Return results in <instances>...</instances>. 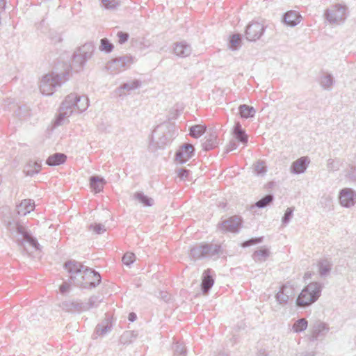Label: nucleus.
Wrapping results in <instances>:
<instances>
[{"label":"nucleus","instance_id":"c756f323","mask_svg":"<svg viewBox=\"0 0 356 356\" xmlns=\"http://www.w3.org/2000/svg\"><path fill=\"white\" fill-rule=\"evenodd\" d=\"M105 181L103 178L97 176H92L90 178V188L95 192L99 193L103 190Z\"/></svg>","mask_w":356,"mask_h":356},{"label":"nucleus","instance_id":"6ab92c4d","mask_svg":"<svg viewBox=\"0 0 356 356\" xmlns=\"http://www.w3.org/2000/svg\"><path fill=\"white\" fill-rule=\"evenodd\" d=\"M205 141L202 143V149L204 151H209L216 148L218 145V134L213 130L210 131L207 134Z\"/></svg>","mask_w":356,"mask_h":356},{"label":"nucleus","instance_id":"cd10ccee","mask_svg":"<svg viewBox=\"0 0 356 356\" xmlns=\"http://www.w3.org/2000/svg\"><path fill=\"white\" fill-rule=\"evenodd\" d=\"M111 327L112 323L109 318H106L102 322L97 324L94 334H97L98 336H104L107 332L111 331Z\"/></svg>","mask_w":356,"mask_h":356},{"label":"nucleus","instance_id":"39448f33","mask_svg":"<svg viewBox=\"0 0 356 356\" xmlns=\"http://www.w3.org/2000/svg\"><path fill=\"white\" fill-rule=\"evenodd\" d=\"M154 134L159 133L160 136L156 142L154 141L153 136L149 145V149L152 152H156L158 149H163L175 136V127L170 123H163L157 126L154 130Z\"/></svg>","mask_w":356,"mask_h":356},{"label":"nucleus","instance_id":"dca6fc26","mask_svg":"<svg viewBox=\"0 0 356 356\" xmlns=\"http://www.w3.org/2000/svg\"><path fill=\"white\" fill-rule=\"evenodd\" d=\"M141 86V81L138 79H133L123 83L117 89L116 92L119 96H123L131 90L139 88Z\"/></svg>","mask_w":356,"mask_h":356},{"label":"nucleus","instance_id":"c9c22d12","mask_svg":"<svg viewBox=\"0 0 356 356\" xmlns=\"http://www.w3.org/2000/svg\"><path fill=\"white\" fill-rule=\"evenodd\" d=\"M134 198L146 207L152 206L154 202L152 198L145 195L143 192H136L134 194Z\"/></svg>","mask_w":356,"mask_h":356},{"label":"nucleus","instance_id":"0eeeda50","mask_svg":"<svg viewBox=\"0 0 356 356\" xmlns=\"http://www.w3.org/2000/svg\"><path fill=\"white\" fill-rule=\"evenodd\" d=\"M221 251V245L213 243H202L191 248L190 257L193 260L212 257L218 255Z\"/></svg>","mask_w":356,"mask_h":356},{"label":"nucleus","instance_id":"20e7f679","mask_svg":"<svg viewBox=\"0 0 356 356\" xmlns=\"http://www.w3.org/2000/svg\"><path fill=\"white\" fill-rule=\"evenodd\" d=\"M69 282L78 287L93 289L101 283L102 277L98 272L85 266Z\"/></svg>","mask_w":356,"mask_h":356},{"label":"nucleus","instance_id":"052dcab7","mask_svg":"<svg viewBox=\"0 0 356 356\" xmlns=\"http://www.w3.org/2000/svg\"><path fill=\"white\" fill-rule=\"evenodd\" d=\"M6 0H0V13L3 12L6 8Z\"/></svg>","mask_w":356,"mask_h":356},{"label":"nucleus","instance_id":"bb28decb","mask_svg":"<svg viewBox=\"0 0 356 356\" xmlns=\"http://www.w3.org/2000/svg\"><path fill=\"white\" fill-rule=\"evenodd\" d=\"M67 156L63 153H55L48 157L46 163L49 166H56L65 162Z\"/></svg>","mask_w":356,"mask_h":356},{"label":"nucleus","instance_id":"7c9ffc66","mask_svg":"<svg viewBox=\"0 0 356 356\" xmlns=\"http://www.w3.org/2000/svg\"><path fill=\"white\" fill-rule=\"evenodd\" d=\"M238 111L241 117L243 118H253L256 113L254 108L247 104L241 105L238 108Z\"/></svg>","mask_w":356,"mask_h":356},{"label":"nucleus","instance_id":"bf43d9fd","mask_svg":"<svg viewBox=\"0 0 356 356\" xmlns=\"http://www.w3.org/2000/svg\"><path fill=\"white\" fill-rule=\"evenodd\" d=\"M137 318L136 314L134 312H131L129 314L128 319L131 322H134L136 321Z\"/></svg>","mask_w":356,"mask_h":356},{"label":"nucleus","instance_id":"49530a36","mask_svg":"<svg viewBox=\"0 0 356 356\" xmlns=\"http://www.w3.org/2000/svg\"><path fill=\"white\" fill-rule=\"evenodd\" d=\"M263 239H264L263 236L257 237V238H250L249 240H247V241H244L242 243L241 245H242L243 248L250 247L251 245H256V244L261 243L263 241Z\"/></svg>","mask_w":356,"mask_h":356},{"label":"nucleus","instance_id":"de8ad7c7","mask_svg":"<svg viewBox=\"0 0 356 356\" xmlns=\"http://www.w3.org/2000/svg\"><path fill=\"white\" fill-rule=\"evenodd\" d=\"M340 161L330 159L327 160V168L328 171H336L339 169Z\"/></svg>","mask_w":356,"mask_h":356},{"label":"nucleus","instance_id":"ddd939ff","mask_svg":"<svg viewBox=\"0 0 356 356\" xmlns=\"http://www.w3.org/2000/svg\"><path fill=\"white\" fill-rule=\"evenodd\" d=\"M265 31V27L259 22L249 24L245 30V37L249 41H256L259 39Z\"/></svg>","mask_w":356,"mask_h":356},{"label":"nucleus","instance_id":"f704fd0d","mask_svg":"<svg viewBox=\"0 0 356 356\" xmlns=\"http://www.w3.org/2000/svg\"><path fill=\"white\" fill-rule=\"evenodd\" d=\"M138 334L136 331H126L120 337V342L123 344L130 343L138 337Z\"/></svg>","mask_w":356,"mask_h":356},{"label":"nucleus","instance_id":"412c9836","mask_svg":"<svg viewBox=\"0 0 356 356\" xmlns=\"http://www.w3.org/2000/svg\"><path fill=\"white\" fill-rule=\"evenodd\" d=\"M293 295V289L284 285L281 287L275 298L277 302L281 305L287 304L289 298Z\"/></svg>","mask_w":356,"mask_h":356},{"label":"nucleus","instance_id":"7ed1b4c3","mask_svg":"<svg viewBox=\"0 0 356 356\" xmlns=\"http://www.w3.org/2000/svg\"><path fill=\"white\" fill-rule=\"evenodd\" d=\"M3 222L13 237H15L17 235L22 236V238L16 240L19 245H24V243L27 242L35 249L39 250L40 244L38 240L21 223L18 218L10 214L9 216L3 218Z\"/></svg>","mask_w":356,"mask_h":356},{"label":"nucleus","instance_id":"e2e57ef3","mask_svg":"<svg viewBox=\"0 0 356 356\" xmlns=\"http://www.w3.org/2000/svg\"><path fill=\"white\" fill-rule=\"evenodd\" d=\"M311 275H312L311 273L307 272L305 275V278H309V277H311Z\"/></svg>","mask_w":356,"mask_h":356},{"label":"nucleus","instance_id":"4468645a","mask_svg":"<svg viewBox=\"0 0 356 356\" xmlns=\"http://www.w3.org/2000/svg\"><path fill=\"white\" fill-rule=\"evenodd\" d=\"M340 204L346 208L354 206L356 203V191L350 188H345L339 193Z\"/></svg>","mask_w":356,"mask_h":356},{"label":"nucleus","instance_id":"9d476101","mask_svg":"<svg viewBox=\"0 0 356 356\" xmlns=\"http://www.w3.org/2000/svg\"><path fill=\"white\" fill-rule=\"evenodd\" d=\"M242 217L234 215L218 223L217 229L222 233H238L242 227Z\"/></svg>","mask_w":356,"mask_h":356},{"label":"nucleus","instance_id":"f3484780","mask_svg":"<svg viewBox=\"0 0 356 356\" xmlns=\"http://www.w3.org/2000/svg\"><path fill=\"white\" fill-rule=\"evenodd\" d=\"M309 162L310 161L307 156L300 157L292 163L290 168L291 172L296 175L303 173Z\"/></svg>","mask_w":356,"mask_h":356},{"label":"nucleus","instance_id":"9b49d317","mask_svg":"<svg viewBox=\"0 0 356 356\" xmlns=\"http://www.w3.org/2000/svg\"><path fill=\"white\" fill-rule=\"evenodd\" d=\"M195 154L194 146L190 143H184L180 146L175 153V160L180 164H184Z\"/></svg>","mask_w":356,"mask_h":356},{"label":"nucleus","instance_id":"4be33fe9","mask_svg":"<svg viewBox=\"0 0 356 356\" xmlns=\"http://www.w3.org/2000/svg\"><path fill=\"white\" fill-rule=\"evenodd\" d=\"M84 266L81 263L75 260L67 261L64 264V268L69 274V280L72 278V276L79 273Z\"/></svg>","mask_w":356,"mask_h":356},{"label":"nucleus","instance_id":"4d7b16f0","mask_svg":"<svg viewBox=\"0 0 356 356\" xmlns=\"http://www.w3.org/2000/svg\"><path fill=\"white\" fill-rule=\"evenodd\" d=\"M331 203H332V199L329 197V196H323L321 198V204H325V205L327 207H331Z\"/></svg>","mask_w":356,"mask_h":356},{"label":"nucleus","instance_id":"58836bf2","mask_svg":"<svg viewBox=\"0 0 356 356\" xmlns=\"http://www.w3.org/2000/svg\"><path fill=\"white\" fill-rule=\"evenodd\" d=\"M114 49V45L106 38L100 40L99 50L105 53H111Z\"/></svg>","mask_w":356,"mask_h":356},{"label":"nucleus","instance_id":"1a4fd4ad","mask_svg":"<svg viewBox=\"0 0 356 356\" xmlns=\"http://www.w3.org/2000/svg\"><path fill=\"white\" fill-rule=\"evenodd\" d=\"M325 17L330 24L338 25L343 23L347 17V8L336 4L325 10Z\"/></svg>","mask_w":356,"mask_h":356},{"label":"nucleus","instance_id":"09e8293b","mask_svg":"<svg viewBox=\"0 0 356 356\" xmlns=\"http://www.w3.org/2000/svg\"><path fill=\"white\" fill-rule=\"evenodd\" d=\"M89 229L92 230L97 234H103L106 231L105 226L100 223L91 224L89 226Z\"/></svg>","mask_w":356,"mask_h":356},{"label":"nucleus","instance_id":"5701e85b","mask_svg":"<svg viewBox=\"0 0 356 356\" xmlns=\"http://www.w3.org/2000/svg\"><path fill=\"white\" fill-rule=\"evenodd\" d=\"M41 167L40 161L30 160L25 165L23 172L26 176L33 177L40 172Z\"/></svg>","mask_w":356,"mask_h":356},{"label":"nucleus","instance_id":"423d86ee","mask_svg":"<svg viewBox=\"0 0 356 356\" xmlns=\"http://www.w3.org/2000/svg\"><path fill=\"white\" fill-rule=\"evenodd\" d=\"M322 284L312 282L305 287L296 300L298 307H305L316 302L321 294Z\"/></svg>","mask_w":356,"mask_h":356},{"label":"nucleus","instance_id":"ea45409f","mask_svg":"<svg viewBox=\"0 0 356 356\" xmlns=\"http://www.w3.org/2000/svg\"><path fill=\"white\" fill-rule=\"evenodd\" d=\"M172 348L173 356H186V349L182 343L176 342L173 343Z\"/></svg>","mask_w":356,"mask_h":356},{"label":"nucleus","instance_id":"864d4df0","mask_svg":"<svg viewBox=\"0 0 356 356\" xmlns=\"http://www.w3.org/2000/svg\"><path fill=\"white\" fill-rule=\"evenodd\" d=\"M22 110V107L21 106H19L17 108V110L15 111V114L20 118V119H24L26 118L27 116H29V111H26L25 113L24 114H22L21 113Z\"/></svg>","mask_w":356,"mask_h":356},{"label":"nucleus","instance_id":"f03ea898","mask_svg":"<svg viewBox=\"0 0 356 356\" xmlns=\"http://www.w3.org/2000/svg\"><path fill=\"white\" fill-rule=\"evenodd\" d=\"M89 100L86 96H80L71 93L68 95L62 102L60 107V113L56 119L55 124H62L63 120L72 115L74 111L81 113L87 109Z\"/></svg>","mask_w":356,"mask_h":356},{"label":"nucleus","instance_id":"69168bd1","mask_svg":"<svg viewBox=\"0 0 356 356\" xmlns=\"http://www.w3.org/2000/svg\"><path fill=\"white\" fill-rule=\"evenodd\" d=\"M92 280V281H95V282H97V281L95 280V277H90V280Z\"/></svg>","mask_w":356,"mask_h":356},{"label":"nucleus","instance_id":"680f3d73","mask_svg":"<svg viewBox=\"0 0 356 356\" xmlns=\"http://www.w3.org/2000/svg\"><path fill=\"white\" fill-rule=\"evenodd\" d=\"M268 354L266 353V351L265 350H260L258 353H257V356H267Z\"/></svg>","mask_w":356,"mask_h":356},{"label":"nucleus","instance_id":"6e6552de","mask_svg":"<svg viewBox=\"0 0 356 356\" xmlns=\"http://www.w3.org/2000/svg\"><path fill=\"white\" fill-rule=\"evenodd\" d=\"M135 62V57L125 54L116 57L106 63V68L112 74H117L129 69Z\"/></svg>","mask_w":356,"mask_h":356},{"label":"nucleus","instance_id":"0e129e2a","mask_svg":"<svg viewBox=\"0 0 356 356\" xmlns=\"http://www.w3.org/2000/svg\"><path fill=\"white\" fill-rule=\"evenodd\" d=\"M217 356H228L227 354L225 353H219Z\"/></svg>","mask_w":356,"mask_h":356},{"label":"nucleus","instance_id":"79ce46f5","mask_svg":"<svg viewBox=\"0 0 356 356\" xmlns=\"http://www.w3.org/2000/svg\"><path fill=\"white\" fill-rule=\"evenodd\" d=\"M102 302V299H100L99 296H91L88 303L84 302V307H86V311L89 310L91 308H96L99 306V304Z\"/></svg>","mask_w":356,"mask_h":356},{"label":"nucleus","instance_id":"3c124183","mask_svg":"<svg viewBox=\"0 0 356 356\" xmlns=\"http://www.w3.org/2000/svg\"><path fill=\"white\" fill-rule=\"evenodd\" d=\"M117 36L118 38V42L120 44L125 43L129 38V35L128 33L122 31H118L117 33Z\"/></svg>","mask_w":356,"mask_h":356},{"label":"nucleus","instance_id":"f257e3e1","mask_svg":"<svg viewBox=\"0 0 356 356\" xmlns=\"http://www.w3.org/2000/svg\"><path fill=\"white\" fill-rule=\"evenodd\" d=\"M94 50L93 42H86L74 52L71 64L58 63L54 72L42 77L40 86L41 92L46 95H52L56 87L69 79L71 70L79 72L83 69L86 62L92 57Z\"/></svg>","mask_w":356,"mask_h":356},{"label":"nucleus","instance_id":"f8f14e48","mask_svg":"<svg viewBox=\"0 0 356 356\" xmlns=\"http://www.w3.org/2000/svg\"><path fill=\"white\" fill-rule=\"evenodd\" d=\"M328 331L329 327L325 323L316 321L312 326L311 334L309 336V339L311 341L322 339L325 337Z\"/></svg>","mask_w":356,"mask_h":356},{"label":"nucleus","instance_id":"473e14b6","mask_svg":"<svg viewBox=\"0 0 356 356\" xmlns=\"http://www.w3.org/2000/svg\"><path fill=\"white\" fill-rule=\"evenodd\" d=\"M207 131V127L204 125L196 124L190 128V135L195 138H198L202 136Z\"/></svg>","mask_w":356,"mask_h":356},{"label":"nucleus","instance_id":"37998d69","mask_svg":"<svg viewBox=\"0 0 356 356\" xmlns=\"http://www.w3.org/2000/svg\"><path fill=\"white\" fill-rule=\"evenodd\" d=\"M136 256L134 253L127 252L122 257V261L124 265L129 266L134 262Z\"/></svg>","mask_w":356,"mask_h":356},{"label":"nucleus","instance_id":"c03bdc74","mask_svg":"<svg viewBox=\"0 0 356 356\" xmlns=\"http://www.w3.org/2000/svg\"><path fill=\"white\" fill-rule=\"evenodd\" d=\"M102 3L106 9H114L119 6L120 0H102Z\"/></svg>","mask_w":356,"mask_h":356},{"label":"nucleus","instance_id":"13d9d810","mask_svg":"<svg viewBox=\"0 0 356 356\" xmlns=\"http://www.w3.org/2000/svg\"><path fill=\"white\" fill-rule=\"evenodd\" d=\"M237 143L235 140H232L229 142V145H227V151L230 152L232 150H234L237 148Z\"/></svg>","mask_w":356,"mask_h":356},{"label":"nucleus","instance_id":"603ef678","mask_svg":"<svg viewBox=\"0 0 356 356\" xmlns=\"http://www.w3.org/2000/svg\"><path fill=\"white\" fill-rule=\"evenodd\" d=\"M347 177L350 180L356 181V166L353 165H350Z\"/></svg>","mask_w":356,"mask_h":356},{"label":"nucleus","instance_id":"8fccbe9b","mask_svg":"<svg viewBox=\"0 0 356 356\" xmlns=\"http://www.w3.org/2000/svg\"><path fill=\"white\" fill-rule=\"evenodd\" d=\"M293 210L294 209L292 207L287 208L284 216L282 218V222L283 225H286L290 222L293 216Z\"/></svg>","mask_w":356,"mask_h":356},{"label":"nucleus","instance_id":"393cba45","mask_svg":"<svg viewBox=\"0 0 356 356\" xmlns=\"http://www.w3.org/2000/svg\"><path fill=\"white\" fill-rule=\"evenodd\" d=\"M301 17L299 13L295 10L286 12L284 15V22L290 26H295L300 22Z\"/></svg>","mask_w":356,"mask_h":356},{"label":"nucleus","instance_id":"b1692460","mask_svg":"<svg viewBox=\"0 0 356 356\" xmlns=\"http://www.w3.org/2000/svg\"><path fill=\"white\" fill-rule=\"evenodd\" d=\"M174 53L179 57H186L191 54V48L186 42H180L175 44Z\"/></svg>","mask_w":356,"mask_h":356},{"label":"nucleus","instance_id":"a19ab883","mask_svg":"<svg viewBox=\"0 0 356 356\" xmlns=\"http://www.w3.org/2000/svg\"><path fill=\"white\" fill-rule=\"evenodd\" d=\"M241 35L234 34L229 39V47L233 50H236L241 47Z\"/></svg>","mask_w":356,"mask_h":356},{"label":"nucleus","instance_id":"2f4dec72","mask_svg":"<svg viewBox=\"0 0 356 356\" xmlns=\"http://www.w3.org/2000/svg\"><path fill=\"white\" fill-rule=\"evenodd\" d=\"M318 271L321 277L327 276L332 269V264L328 259H323L318 262Z\"/></svg>","mask_w":356,"mask_h":356},{"label":"nucleus","instance_id":"5fc2aeb1","mask_svg":"<svg viewBox=\"0 0 356 356\" xmlns=\"http://www.w3.org/2000/svg\"><path fill=\"white\" fill-rule=\"evenodd\" d=\"M70 288V284L67 282H64L60 286V292L62 293V294H64L66 292H67L69 291Z\"/></svg>","mask_w":356,"mask_h":356},{"label":"nucleus","instance_id":"774afa93","mask_svg":"<svg viewBox=\"0 0 356 356\" xmlns=\"http://www.w3.org/2000/svg\"><path fill=\"white\" fill-rule=\"evenodd\" d=\"M167 298V295H165L164 297H163V298L165 299Z\"/></svg>","mask_w":356,"mask_h":356},{"label":"nucleus","instance_id":"2eb2a0df","mask_svg":"<svg viewBox=\"0 0 356 356\" xmlns=\"http://www.w3.org/2000/svg\"><path fill=\"white\" fill-rule=\"evenodd\" d=\"M60 307L63 311L72 314L81 313L86 311L84 302L80 300H65L60 304Z\"/></svg>","mask_w":356,"mask_h":356},{"label":"nucleus","instance_id":"a18cd8bd","mask_svg":"<svg viewBox=\"0 0 356 356\" xmlns=\"http://www.w3.org/2000/svg\"><path fill=\"white\" fill-rule=\"evenodd\" d=\"M177 176L181 180H188L190 175H191V171L188 169H186L184 168H179L177 170Z\"/></svg>","mask_w":356,"mask_h":356},{"label":"nucleus","instance_id":"a878e982","mask_svg":"<svg viewBox=\"0 0 356 356\" xmlns=\"http://www.w3.org/2000/svg\"><path fill=\"white\" fill-rule=\"evenodd\" d=\"M233 134L238 141L243 144H246L248 143V135L245 134V130L242 128L239 122L235 123L233 129Z\"/></svg>","mask_w":356,"mask_h":356},{"label":"nucleus","instance_id":"6e6d98bb","mask_svg":"<svg viewBox=\"0 0 356 356\" xmlns=\"http://www.w3.org/2000/svg\"><path fill=\"white\" fill-rule=\"evenodd\" d=\"M255 171L258 174L264 173L266 172V168L261 163H257L255 165Z\"/></svg>","mask_w":356,"mask_h":356},{"label":"nucleus","instance_id":"e433bc0d","mask_svg":"<svg viewBox=\"0 0 356 356\" xmlns=\"http://www.w3.org/2000/svg\"><path fill=\"white\" fill-rule=\"evenodd\" d=\"M308 325V321L305 318L297 320L292 326V330L296 333L305 330Z\"/></svg>","mask_w":356,"mask_h":356},{"label":"nucleus","instance_id":"aec40b11","mask_svg":"<svg viewBox=\"0 0 356 356\" xmlns=\"http://www.w3.org/2000/svg\"><path fill=\"white\" fill-rule=\"evenodd\" d=\"M35 208V202L31 199H24L16 206L17 213L19 216H26Z\"/></svg>","mask_w":356,"mask_h":356},{"label":"nucleus","instance_id":"c85d7f7f","mask_svg":"<svg viewBox=\"0 0 356 356\" xmlns=\"http://www.w3.org/2000/svg\"><path fill=\"white\" fill-rule=\"evenodd\" d=\"M334 83V79L331 74L326 73L321 76L320 85L324 90H330Z\"/></svg>","mask_w":356,"mask_h":356},{"label":"nucleus","instance_id":"338daca9","mask_svg":"<svg viewBox=\"0 0 356 356\" xmlns=\"http://www.w3.org/2000/svg\"><path fill=\"white\" fill-rule=\"evenodd\" d=\"M285 293H287V294H291V291H286Z\"/></svg>","mask_w":356,"mask_h":356},{"label":"nucleus","instance_id":"72a5a7b5","mask_svg":"<svg viewBox=\"0 0 356 356\" xmlns=\"http://www.w3.org/2000/svg\"><path fill=\"white\" fill-rule=\"evenodd\" d=\"M274 200V196L272 194H267L259 201H257L252 207H257L259 209H263L270 205L273 201Z\"/></svg>","mask_w":356,"mask_h":356},{"label":"nucleus","instance_id":"4c0bfd02","mask_svg":"<svg viewBox=\"0 0 356 356\" xmlns=\"http://www.w3.org/2000/svg\"><path fill=\"white\" fill-rule=\"evenodd\" d=\"M269 254V250L264 248L255 251L252 257L255 261H263L266 259Z\"/></svg>","mask_w":356,"mask_h":356},{"label":"nucleus","instance_id":"a211bd4d","mask_svg":"<svg viewBox=\"0 0 356 356\" xmlns=\"http://www.w3.org/2000/svg\"><path fill=\"white\" fill-rule=\"evenodd\" d=\"M212 273L213 270L210 268L205 270L203 273L201 289L204 294H207L214 284Z\"/></svg>","mask_w":356,"mask_h":356}]
</instances>
